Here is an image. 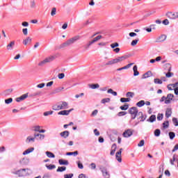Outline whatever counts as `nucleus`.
Instances as JSON below:
<instances>
[{
  "mask_svg": "<svg viewBox=\"0 0 178 178\" xmlns=\"http://www.w3.org/2000/svg\"><path fill=\"white\" fill-rule=\"evenodd\" d=\"M128 58H130V56L129 55H125L122 56H118L116 58L111 59L108 60L106 63V66H112L113 65H116V63H119L120 62H123V60H126Z\"/></svg>",
  "mask_w": 178,
  "mask_h": 178,
  "instance_id": "f257e3e1",
  "label": "nucleus"
},
{
  "mask_svg": "<svg viewBox=\"0 0 178 178\" xmlns=\"http://www.w3.org/2000/svg\"><path fill=\"white\" fill-rule=\"evenodd\" d=\"M68 108H69V103L64 101L57 102L56 104L53 105L52 106L53 111H62L63 109H68Z\"/></svg>",
  "mask_w": 178,
  "mask_h": 178,
  "instance_id": "f03ea898",
  "label": "nucleus"
},
{
  "mask_svg": "<svg viewBox=\"0 0 178 178\" xmlns=\"http://www.w3.org/2000/svg\"><path fill=\"white\" fill-rule=\"evenodd\" d=\"M12 173L13 175H17L18 177H24V176H29V175H31V170L29 168H23L15 172H12Z\"/></svg>",
  "mask_w": 178,
  "mask_h": 178,
  "instance_id": "7ed1b4c3",
  "label": "nucleus"
},
{
  "mask_svg": "<svg viewBox=\"0 0 178 178\" xmlns=\"http://www.w3.org/2000/svg\"><path fill=\"white\" fill-rule=\"evenodd\" d=\"M80 38H81L80 35L74 36L73 38L67 40L65 42L63 43L60 45V48H65V47H69L70 45H72V44H74L76 41H79Z\"/></svg>",
  "mask_w": 178,
  "mask_h": 178,
  "instance_id": "20e7f679",
  "label": "nucleus"
},
{
  "mask_svg": "<svg viewBox=\"0 0 178 178\" xmlns=\"http://www.w3.org/2000/svg\"><path fill=\"white\" fill-rule=\"evenodd\" d=\"M139 113L140 112H138L137 107H131L129 109V113L131 114V120H134V119L137 118Z\"/></svg>",
  "mask_w": 178,
  "mask_h": 178,
  "instance_id": "39448f33",
  "label": "nucleus"
},
{
  "mask_svg": "<svg viewBox=\"0 0 178 178\" xmlns=\"http://www.w3.org/2000/svg\"><path fill=\"white\" fill-rule=\"evenodd\" d=\"M138 121H135L134 122V126H137V124H138V123H140V122H144V120H145L146 118L145 116H144V114L143 113V112L140 111L138 113Z\"/></svg>",
  "mask_w": 178,
  "mask_h": 178,
  "instance_id": "423d86ee",
  "label": "nucleus"
},
{
  "mask_svg": "<svg viewBox=\"0 0 178 178\" xmlns=\"http://www.w3.org/2000/svg\"><path fill=\"white\" fill-rule=\"evenodd\" d=\"M55 59V57L54 56H49L46 58L44 60L40 61L38 63V66H44V65H46V63H49L51 62H52V60H54Z\"/></svg>",
  "mask_w": 178,
  "mask_h": 178,
  "instance_id": "0eeeda50",
  "label": "nucleus"
},
{
  "mask_svg": "<svg viewBox=\"0 0 178 178\" xmlns=\"http://www.w3.org/2000/svg\"><path fill=\"white\" fill-rule=\"evenodd\" d=\"M100 170H101L104 177L111 178V174H109V172H108V170L106 169V168H105V167L100 168Z\"/></svg>",
  "mask_w": 178,
  "mask_h": 178,
  "instance_id": "6e6552de",
  "label": "nucleus"
},
{
  "mask_svg": "<svg viewBox=\"0 0 178 178\" xmlns=\"http://www.w3.org/2000/svg\"><path fill=\"white\" fill-rule=\"evenodd\" d=\"M173 98H175V95H173V94L172 93L168 94L166 97V100L165 101V104H166L167 105L170 104L172 101H175Z\"/></svg>",
  "mask_w": 178,
  "mask_h": 178,
  "instance_id": "1a4fd4ad",
  "label": "nucleus"
},
{
  "mask_svg": "<svg viewBox=\"0 0 178 178\" xmlns=\"http://www.w3.org/2000/svg\"><path fill=\"white\" fill-rule=\"evenodd\" d=\"M122 136L125 138H129V137H131V136H133V131H131V129H127L124 131Z\"/></svg>",
  "mask_w": 178,
  "mask_h": 178,
  "instance_id": "9d476101",
  "label": "nucleus"
},
{
  "mask_svg": "<svg viewBox=\"0 0 178 178\" xmlns=\"http://www.w3.org/2000/svg\"><path fill=\"white\" fill-rule=\"evenodd\" d=\"M123 151L122 148L120 149L119 152H117L115 154V158L117 161H118L120 163L122 162V152Z\"/></svg>",
  "mask_w": 178,
  "mask_h": 178,
  "instance_id": "9b49d317",
  "label": "nucleus"
},
{
  "mask_svg": "<svg viewBox=\"0 0 178 178\" xmlns=\"http://www.w3.org/2000/svg\"><path fill=\"white\" fill-rule=\"evenodd\" d=\"M73 111V108H71L70 110H63L58 113V115H62L63 116H67L70 112Z\"/></svg>",
  "mask_w": 178,
  "mask_h": 178,
  "instance_id": "f8f14e48",
  "label": "nucleus"
},
{
  "mask_svg": "<svg viewBox=\"0 0 178 178\" xmlns=\"http://www.w3.org/2000/svg\"><path fill=\"white\" fill-rule=\"evenodd\" d=\"M168 17H169V19H177L178 13H168Z\"/></svg>",
  "mask_w": 178,
  "mask_h": 178,
  "instance_id": "ddd939ff",
  "label": "nucleus"
},
{
  "mask_svg": "<svg viewBox=\"0 0 178 178\" xmlns=\"http://www.w3.org/2000/svg\"><path fill=\"white\" fill-rule=\"evenodd\" d=\"M167 67L168 68V72L165 74L166 77H172L173 76V72H170L172 71V66L170 64H166Z\"/></svg>",
  "mask_w": 178,
  "mask_h": 178,
  "instance_id": "4468645a",
  "label": "nucleus"
},
{
  "mask_svg": "<svg viewBox=\"0 0 178 178\" xmlns=\"http://www.w3.org/2000/svg\"><path fill=\"white\" fill-rule=\"evenodd\" d=\"M27 97H29V95L24 94L22 96H20L19 97H17L16 99V102H21V101H24V99H26V98H27Z\"/></svg>",
  "mask_w": 178,
  "mask_h": 178,
  "instance_id": "2eb2a0df",
  "label": "nucleus"
},
{
  "mask_svg": "<svg viewBox=\"0 0 178 178\" xmlns=\"http://www.w3.org/2000/svg\"><path fill=\"white\" fill-rule=\"evenodd\" d=\"M13 91V89H7L6 90H4L3 92H2V95L3 97H8V95L10 94H12V92Z\"/></svg>",
  "mask_w": 178,
  "mask_h": 178,
  "instance_id": "dca6fc26",
  "label": "nucleus"
},
{
  "mask_svg": "<svg viewBox=\"0 0 178 178\" xmlns=\"http://www.w3.org/2000/svg\"><path fill=\"white\" fill-rule=\"evenodd\" d=\"M15 47V41H11L7 46V50L8 51H12L13 49V47Z\"/></svg>",
  "mask_w": 178,
  "mask_h": 178,
  "instance_id": "f3484780",
  "label": "nucleus"
},
{
  "mask_svg": "<svg viewBox=\"0 0 178 178\" xmlns=\"http://www.w3.org/2000/svg\"><path fill=\"white\" fill-rule=\"evenodd\" d=\"M69 134H70L69 131H64L60 134V136L63 137V138H67L69 137Z\"/></svg>",
  "mask_w": 178,
  "mask_h": 178,
  "instance_id": "a211bd4d",
  "label": "nucleus"
},
{
  "mask_svg": "<svg viewBox=\"0 0 178 178\" xmlns=\"http://www.w3.org/2000/svg\"><path fill=\"white\" fill-rule=\"evenodd\" d=\"M95 42H97L94 39L89 41L88 43L85 46V49H88L90 48V47H91V45H92V44H95Z\"/></svg>",
  "mask_w": 178,
  "mask_h": 178,
  "instance_id": "6ab92c4d",
  "label": "nucleus"
},
{
  "mask_svg": "<svg viewBox=\"0 0 178 178\" xmlns=\"http://www.w3.org/2000/svg\"><path fill=\"white\" fill-rule=\"evenodd\" d=\"M20 165H29V159L23 158L19 161Z\"/></svg>",
  "mask_w": 178,
  "mask_h": 178,
  "instance_id": "aec40b11",
  "label": "nucleus"
},
{
  "mask_svg": "<svg viewBox=\"0 0 178 178\" xmlns=\"http://www.w3.org/2000/svg\"><path fill=\"white\" fill-rule=\"evenodd\" d=\"M32 39L30 37L26 38L25 40H23L24 45H27V44H31Z\"/></svg>",
  "mask_w": 178,
  "mask_h": 178,
  "instance_id": "412c9836",
  "label": "nucleus"
},
{
  "mask_svg": "<svg viewBox=\"0 0 178 178\" xmlns=\"http://www.w3.org/2000/svg\"><path fill=\"white\" fill-rule=\"evenodd\" d=\"M172 116V108H167L165 111V118H169Z\"/></svg>",
  "mask_w": 178,
  "mask_h": 178,
  "instance_id": "4be33fe9",
  "label": "nucleus"
},
{
  "mask_svg": "<svg viewBox=\"0 0 178 178\" xmlns=\"http://www.w3.org/2000/svg\"><path fill=\"white\" fill-rule=\"evenodd\" d=\"M166 40V35H161L159 38L157 39L158 42H163Z\"/></svg>",
  "mask_w": 178,
  "mask_h": 178,
  "instance_id": "5701e85b",
  "label": "nucleus"
},
{
  "mask_svg": "<svg viewBox=\"0 0 178 178\" xmlns=\"http://www.w3.org/2000/svg\"><path fill=\"white\" fill-rule=\"evenodd\" d=\"M175 162H177V155L174 154L172 156V159L170 160V163L171 165H175Z\"/></svg>",
  "mask_w": 178,
  "mask_h": 178,
  "instance_id": "b1692460",
  "label": "nucleus"
},
{
  "mask_svg": "<svg viewBox=\"0 0 178 178\" xmlns=\"http://www.w3.org/2000/svg\"><path fill=\"white\" fill-rule=\"evenodd\" d=\"M156 120V115H152L147 120V122H150V123H154Z\"/></svg>",
  "mask_w": 178,
  "mask_h": 178,
  "instance_id": "393cba45",
  "label": "nucleus"
},
{
  "mask_svg": "<svg viewBox=\"0 0 178 178\" xmlns=\"http://www.w3.org/2000/svg\"><path fill=\"white\" fill-rule=\"evenodd\" d=\"M58 163L60 165H69V161L67 160H64V159H59L58 160Z\"/></svg>",
  "mask_w": 178,
  "mask_h": 178,
  "instance_id": "a878e982",
  "label": "nucleus"
},
{
  "mask_svg": "<svg viewBox=\"0 0 178 178\" xmlns=\"http://www.w3.org/2000/svg\"><path fill=\"white\" fill-rule=\"evenodd\" d=\"M133 70H134V76H138V74H140V72L138 70L137 65L134 66Z\"/></svg>",
  "mask_w": 178,
  "mask_h": 178,
  "instance_id": "bb28decb",
  "label": "nucleus"
},
{
  "mask_svg": "<svg viewBox=\"0 0 178 178\" xmlns=\"http://www.w3.org/2000/svg\"><path fill=\"white\" fill-rule=\"evenodd\" d=\"M63 90H65L64 87L57 88L54 90L52 94H58V92H60Z\"/></svg>",
  "mask_w": 178,
  "mask_h": 178,
  "instance_id": "cd10ccee",
  "label": "nucleus"
},
{
  "mask_svg": "<svg viewBox=\"0 0 178 178\" xmlns=\"http://www.w3.org/2000/svg\"><path fill=\"white\" fill-rule=\"evenodd\" d=\"M112 150L111 151V155H115V152H116V148H117V146H116V144H113L112 147Z\"/></svg>",
  "mask_w": 178,
  "mask_h": 178,
  "instance_id": "c85d7f7f",
  "label": "nucleus"
},
{
  "mask_svg": "<svg viewBox=\"0 0 178 178\" xmlns=\"http://www.w3.org/2000/svg\"><path fill=\"white\" fill-rule=\"evenodd\" d=\"M170 86H171V87H172V88H177L178 83H175L168 85V90H172L173 89L172 88H170Z\"/></svg>",
  "mask_w": 178,
  "mask_h": 178,
  "instance_id": "c756f323",
  "label": "nucleus"
},
{
  "mask_svg": "<svg viewBox=\"0 0 178 178\" xmlns=\"http://www.w3.org/2000/svg\"><path fill=\"white\" fill-rule=\"evenodd\" d=\"M46 168L47 169H48L49 170H52L54 169H56V165H54V164H50L48 165V164H46Z\"/></svg>",
  "mask_w": 178,
  "mask_h": 178,
  "instance_id": "7c9ffc66",
  "label": "nucleus"
},
{
  "mask_svg": "<svg viewBox=\"0 0 178 178\" xmlns=\"http://www.w3.org/2000/svg\"><path fill=\"white\" fill-rule=\"evenodd\" d=\"M151 76H152V72L151 71H148L143 74V79H148V77H151Z\"/></svg>",
  "mask_w": 178,
  "mask_h": 178,
  "instance_id": "2f4dec72",
  "label": "nucleus"
},
{
  "mask_svg": "<svg viewBox=\"0 0 178 178\" xmlns=\"http://www.w3.org/2000/svg\"><path fill=\"white\" fill-rule=\"evenodd\" d=\"M145 105V102L144 100H141L136 104V106L138 108H141V106H144Z\"/></svg>",
  "mask_w": 178,
  "mask_h": 178,
  "instance_id": "473e14b6",
  "label": "nucleus"
},
{
  "mask_svg": "<svg viewBox=\"0 0 178 178\" xmlns=\"http://www.w3.org/2000/svg\"><path fill=\"white\" fill-rule=\"evenodd\" d=\"M35 141V138H31V136H28L26 138V143H34Z\"/></svg>",
  "mask_w": 178,
  "mask_h": 178,
  "instance_id": "72a5a7b5",
  "label": "nucleus"
},
{
  "mask_svg": "<svg viewBox=\"0 0 178 178\" xmlns=\"http://www.w3.org/2000/svg\"><path fill=\"white\" fill-rule=\"evenodd\" d=\"M120 109H121V111H127L129 109V104H125L124 106H121Z\"/></svg>",
  "mask_w": 178,
  "mask_h": 178,
  "instance_id": "f704fd0d",
  "label": "nucleus"
},
{
  "mask_svg": "<svg viewBox=\"0 0 178 178\" xmlns=\"http://www.w3.org/2000/svg\"><path fill=\"white\" fill-rule=\"evenodd\" d=\"M66 155H68V156L74 155V156H77V155H79V152L75 151V152H67Z\"/></svg>",
  "mask_w": 178,
  "mask_h": 178,
  "instance_id": "c9c22d12",
  "label": "nucleus"
},
{
  "mask_svg": "<svg viewBox=\"0 0 178 178\" xmlns=\"http://www.w3.org/2000/svg\"><path fill=\"white\" fill-rule=\"evenodd\" d=\"M126 97L127 98H133V97H134V92H127L126 93Z\"/></svg>",
  "mask_w": 178,
  "mask_h": 178,
  "instance_id": "e433bc0d",
  "label": "nucleus"
},
{
  "mask_svg": "<svg viewBox=\"0 0 178 178\" xmlns=\"http://www.w3.org/2000/svg\"><path fill=\"white\" fill-rule=\"evenodd\" d=\"M90 88H92V90H95L96 88H99V84H90Z\"/></svg>",
  "mask_w": 178,
  "mask_h": 178,
  "instance_id": "4c0bfd02",
  "label": "nucleus"
},
{
  "mask_svg": "<svg viewBox=\"0 0 178 178\" xmlns=\"http://www.w3.org/2000/svg\"><path fill=\"white\" fill-rule=\"evenodd\" d=\"M108 94H112L114 97H116V95H118V92L113 91V90L112 89H108L107 90Z\"/></svg>",
  "mask_w": 178,
  "mask_h": 178,
  "instance_id": "58836bf2",
  "label": "nucleus"
},
{
  "mask_svg": "<svg viewBox=\"0 0 178 178\" xmlns=\"http://www.w3.org/2000/svg\"><path fill=\"white\" fill-rule=\"evenodd\" d=\"M46 155L48 158H55V154L51 152H46Z\"/></svg>",
  "mask_w": 178,
  "mask_h": 178,
  "instance_id": "ea45409f",
  "label": "nucleus"
},
{
  "mask_svg": "<svg viewBox=\"0 0 178 178\" xmlns=\"http://www.w3.org/2000/svg\"><path fill=\"white\" fill-rule=\"evenodd\" d=\"M130 101H131V99L129 97H127V98L122 97L120 99V102H130Z\"/></svg>",
  "mask_w": 178,
  "mask_h": 178,
  "instance_id": "a19ab883",
  "label": "nucleus"
},
{
  "mask_svg": "<svg viewBox=\"0 0 178 178\" xmlns=\"http://www.w3.org/2000/svg\"><path fill=\"white\" fill-rule=\"evenodd\" d=\"M33 129V131H38V133H40V131L41 130V126L36 125V126H34Z\"/></svg>",
  "mask_w": 178,
  "mask_h": 178,
  "instance_id": "79ce46f5",
  "label": "nucleus"
},
{
  "mask_svg": "<svg viewBox=\"0 0 178 178\" xmlns=\"http://www.w3.org/2000/svg\"><path fill=\"white\" fill-rule=\"evenodd\" d=\"M66 170V167L63 166V167H58V169L56 170V172H65Z\"/></svg>",
  "mask_w": 178,
  "mask_h": 178,
  "instance_id": "37998d69",
  "label": "nucleus"
},
{
  "mask_svg": "<svg viewBox=\"0 0 178 178\" xmlns=\"http://www.w3.org/2000/svg\"><path fill=\"white\" fill-rule=\"evenodd\" d=\"M111 48H112L113 49H115V48H117V47H119V43L118 42H114V43H112L111 45H110Z\"/></svg>",
  "mask_w": 178,
  "mask_h": 178,
  "instance_id": "c03bdc74",
  "label": "nucleus"
},
{
  "mask_svg": "<svg viewBox=\"0 0 178 178\" xmlns=\"http://www.w3.org/2000/svg\"><path fill=\"white\" fill-rule=\"evenodd\" d=\"M12 102H13V99L12 98H8L5 100V104H6V105H9V104H12Z\"/></svg>",
  "mask_w": 178,
  "mask_h": 178,
  "instance_id": "a18cd8bd",
  "label": "nucleus"
},
{
  "mask_svg": "<svg viewBox=\"0 0 178 178\" xmlns=\"http://www.w3.org/2000/svg\"><path fill=\"white\" fill-rule=\"evenodd\" d=\"M139 40L138 39H136L132 40V42H131V45L132 47H136V45H137V43L138 42Z\"/></svg>",
  "mask_w": 178,
  "mask_h": 178,
  "instance_id": "49530a36",
  "label": "nucleus"
},
{
  "mask_svg": "<svg viewBox=\"0 0 178 178\" xmlns=\"http://www.w3.org/2000/svg\"><path fill=\"white\" fill-rule=\"evenodd\" d=\"M133 65H134V63H129L124 67H122L123 70H126V69H129V67H131V66H133Z\"/></svg>",
  "mask_w": 178,
  "mask_h": 178,
  "instance_id": "de8ad7c7",
  "label": "nucleus"
},
{
  "mask_svg": "<svg viewBox=\"0 0 178 178\" xmlns=\"http://www.w3.org/2000/svg\"><path fill=\"white\" fill-rule=\"evenodd\" d=\"M154 136H155L156 137H159V136H161V130H159V129H156V130L154 131Z\"/></svg>",
  "mask_w": 178,
  "mask_h": 178,
  "instance_id": "09e8293b",
  "label": "nucleus"
},
{
  "mask_svg": "<svg viewBox=\"0 0 178 178\" xmlns=\"http://www.w3.org/2000/svg\"><path fill=\"white\" fill-rule=\"evenodd\" d=\"M169 137H170V140H173V138H175V137H176L175 132H170Z\"/></svg>",
  "mask_w": 178,
  "mask_h": 178,
  "instance_id": "8fccbe9b",
  "label": "nucleus"
},
{
  "mask_svg": "<svg viewBox=\"0 0 178 178\" xmlns=\"http://www.w3.org/2000/svg\"><path fill=\"white\" fill-rule=\"evenodd\" d=\"M108 102H111V99L110 98H106V99H103L102 100V104H106Z\"/></svg>",
  "mask_w": 178,
  "mask_h": 178,
  "instance_id": "3c124183",
  "label": "nucleus"
},
{
  "mask_svg": "<svg viewBox=\"0 0 178 178\" xmlns=\"http://www.w3.org/2000/svg\"><path fill=\"white\" fill-rule=\"evenodd\" d=\"M163 127L164 129H168V127H169V121L164 122L163 123Z\"/></svg>",
  "mask_w": 178,
  "mask_h": 178,
  "instance_id": "603ef678",
  "label": "nucleus"
},
{
  "mask_svg": "<svg viewBox=\"0 0 178 178\" xmlns=\"http://www.w3.org/2000/svg\"><path fill=\"white\" fill-rule=\"evenodd\" d=\"M172 123L175 124V126L177 127L178 126V120L177 118H172Z\"/></svg>",
  "mask_w": 178,
  "mask_h": 178,
  "instance_id": "864d4df0",
  "label": "nucleus"
},
{
  "mask_svg": "<svg viewBox=\"0 0 178 178\" xmlns=\"http://www.w3.org/2000/svg\"><path fill=\"white\" fill-rule=\"evenodd\" d=\"M154 83L155 84H162V80L159 79H154Z\"/></svg>",
  "mask_w": 178,
  "mask_h": 178,
  "instance_id": "5fc2aeb1",
  "label": "nucleus"
},
{
  "mask_svg": "<svg viewBox=\"0 0 178 178\" xmlns=\"http://www.w3.org/2000/svg\"><path fill=\"white\" fill-rule=\"evenodd\" d=\"M125 115H127V112L120 111L118 113V116H124Z\"/></svg>",
  "mask_w": 178,
  "mask_h": 178,
  "instance_id": "6e6d98bb",
  "label": "nucleus"
},
{
  "mask_svg": "<svg viewBox=\"0 0 178 178\" xmlns=\"http://www.w3.org/2000/svg\"><path fill=\"white\" fill-rule=\"evenodd\" d=\"M56 15V8H53L51 12V16H55Z\"/></svg>",
  "mask_w": 178,
  "mask_h": 178,
  "instance_id": "4d7b16f0",
  "label": "nucleus"
},
{
  "mask_svg": "<svg viewBox=\"0 0 178 178\" xmlns=\"http://www.w3.org/2000/svg\"><path fill=\"white\" fill-rule=\"evenodd\" d=\"M163 119V114L159 113L157 115V120H162Z\"/></svg>",
  "mask_w": 178,
  "mask_h": 178,
  "instance_id": "13d9d810",
  "label": "nucleus"
},
{
  "mask_svg": "<svg viewBox=\"0 0 178 178\" xmlns=\"http://www.w3.org/2000/svg\"><path fill=\"white\" fill-rule=\"evenodd\" d=\"M54 111H46L43 113L44 116H49V115H52Z\"/></svg>",
  "mask_w": 178,
  "mask_h": 178,
  "instance_id": "bf43d9fd",
  "label": "nucleus"
},
{
  "mask_svg": "<svg viewBox=\"0 0 178 178\" xmlns=\"http://www.w3.org/2000/svg\"><path fill=\"white\" fill-rule=\"evenodd\" d=\"M101 38H102V35H97V37L93 38V40H95L96 42H98V41H99V40H101Z\"/></svg>",
  "mask_w": 178,
  "mask_h": 178,
  "instance_id": "052dcab7",
  "label": "nucleus"
},
{
  "mask_svg": "<svg viewBox=\"0 0 178 178\" xmlns=\"http://www.w3.org/2000/svg\"><path fill=\"white\" fill-rule=\"evenodd\" d=\"M74 176L73 174H65L64 175V178H72Z\"/></svg>",
  "mask_w": 178,
  "mask_h": 178,
  "instance_id": "680f3d73",
  "label": "nucleus"
},
{
  "mask_svg": "<svg viewBox=\"0 0 178 178\" xmlns=\"http://www.w3.org/2000/svg\"><path fill=\"white\" fill-rule=\"evenodd\" d=\"M44 87H45V83H40V84L37 85L38 88H44Z\"/></svg>",
  "mask_w": 178,
  "mask_h": 178,
  "instance_id": "e2e57ef3",
  "label": "nucleus"
},
{
  "mask_svg": "<svg viewBox=\"0 0 178 178\" xmlns=\"http://www.w3.org/2000/svg\"><path fill=\"white\" fill-rule=\"evenodd\" d=\"M144 144H145V141H144V140H140V143L138 144V147H143Z\"/></svg>",
  "mask_w": 178,
  "mask_h": 178,
  "instance_id": "0e129e2a",
  "label": "nucleus"
},
{
  "mask_svg": "<svg viewBox=\"0 0 178 178\" xmlns=\"http://www.w3.org/2000/svg\"><path fill=\"white\" fill-rule=\"evenodd\" d=\"M178 150V144L175 145L173 149L172 150V152H176V151Z\"/></svg>",
  "mask_w": 178,
  "mask_h": 178,
  "instance_id": "69168bd1",
  "label": "nucleus"
},
{
  "mask_svg": "<svg viewBox=\"0 0 178 178\" xmlns=\"http://www.w3.org/2000/svg\"><path fill=\"white\" fill-rule=\"evenodd\" d=\"M79 178H88L87 176H86V175L84 174H81L79 175L78 177Z\"/></svg>",
  "mask_w": 178,
  "mask_h": 178,
  "instance_id": "338daca9",
  "label": "nucleus"
},
{
  "mask_svg": "<svg viewBox=\"0 0 178 178\" xmlns=\"http://www.w3.org/2000/svg\"><path fill=\"white\" fill-rule=\"evenodd\" d=\"M49 177H51V175L49 174V173H47V174H44V175H43V177H42V178H49Z\"/></svg>",
  "mask_w": 178,
  "mask_h": 178,
  "instance_id": "774afa93",
  "label": "nucleus"
}]
</instances>
